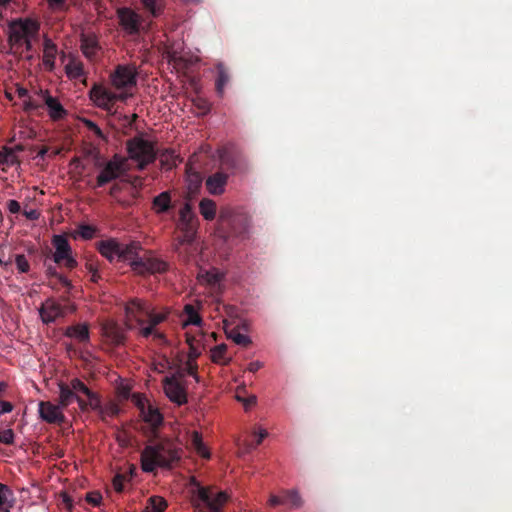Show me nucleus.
<instances>
[{
	"mask_svg": "<svg viewBox=\"0 0 512 512\" xmlns=\"http://www.w3.org/2000/svg\"><path fill=\"white\" fill-rule=\"evenodd\" d=\"M251 218L242 209L221 207L217 219L216 234L225 243H240L250 237Z\"/></svg>",
	"mask_w": 512,
	"mask_h": 512,
	"instance_id": "f257e3e1",
	"label": "nucleus"
},
{
	"mask_svg": "<svg viewBox=\"0 0 512 512\" xmlns=\"http://www.w3.org/2000/svg\"><path fill=\"white\" fill-rule=\"evenodd\" d=\"M179 444L165 439L156 444L148 445L141 453V467L144 472H154L156 468L171 469L182 456Z\"/></svg>",
	"mask_w": 512,
	"mask_h": 512,
	"instance_id": "f03ea898",
	"label": "nucleus"
},
{
	"mask_svg": "<svg viewBox=\"0 0 512 512\" xmlns=\"http://www.w3.org/2000/svg\"><path fill=\"white\" fill-rule=\"evenodd\" d=\"M189 491L191 493L192 504L199 508L204 506L210 512H221V508L228 500L225 492H216L212 487L202 486L195 477L189 481Z\"/></svg>",
	"mask_w": 512,
	"mask_h": 512,
	"instance_id": "7ed1b4c3",
	"label": "nucleus"
},
{
	"mask_svg": "<svg viewBox=\"0 0 512 512\" xmlns=\"http://www.w3.org/2000/svg\"><path fill=\"white\" fill-rule=\"evenodd\" d=\"M176 226L180 234L175 237L174 250L178 252L181 246L194 242L199 226V219L190 203L186 202L180 208Z\"/></svg>",
	"mask_w": 512,
	"mask_h": 512,
	"instance_id": "20e7f679",
	"label": "nucleus"
},
{
	"mask_svg": "<svg viewBox=\"0 0 512 512\" xmlns=\"http://www.w3.org/2000/svg\"><path fill=\"white\" fill-rule=\"evenodd\" d=\"M40 29L38 21L31 18H19L9 24L8 42L11 49L18 50L26 38H36Z\"/></svg>",
	"mask_w": 512,
	"mask_h": 512,
	"instance_id": "39448f33",
	"label": "nucleus"
},
{
	"mask_svg": "<svg viewBox=\"0 0 512 512\" xmlns=\"http://www.w3.org/2000/svg\"><path fill=\"white\" fill-rule=\"evenodd\" d=\"M129 158L138 163L139 170H144L147 165L156 159V151L152 142L141 137L129 139L126 143Z\"/></svg>",
	"mask_w": 512,
	"mask_h": 512,
	"instance_id": "423d86ee",
	"label": "nucleus"
},
{
	"mask_svg": "<svg viewBox=\"0 0 512 512\" xmlns=\"http://www.w3.org/2000/svg\"><path fill=\"white\" fill-rule=\"evenodd\" d=\"M89 96L97 107L108 113H114L116 102H126L131 94L126 91L115 93L101 85L95 84L89 91Z\"/></svg>",
	"mask_w": 512,
	"mask_h": 512,
	"instance_id": "0eeeda50",
	"label": "nucleus"
},
{
	"mask_svg": "<svg viewBox=\"0 0 512 512\" xmlns=\"http://www.w3.org/2000/svg\"><path fill=\"white\" fill-rule=\"evenodd\" d=\"M128 171L129 166L127 163V158L115 154L109 161L104 163L100 173L96 178L95 187H103L111 181L127 174Z\"/></svg>",
	"mask_w": 512,
	"mask_h": 512,
	"instance_id": "6e6552de",
	"label": "nucleus"
},
{
	"mask_svg": "<svg viewBox=\"0 0 512 512\" xmlns=\"http://www.w3.org/2000/svg\"><path fill=\"white\" fill-rule=\"evenodd\" d=\"M116 392L120 401L130 400L138 408L139 416H162L145 396L137 393L131 394L129 386L121 384L117 387Z\"/></svg>",
	"mask_w": 512,
	"mask_h": 512,
	"instance_id": "1a4fd4ad",
	"label": "nucleus"
},
{
	"mask_svg": "<svg viewBox=\"0 0 512 512\" xmlns=\"http://www.w3.org/2000/svg\"><path fill=\"white\" fill-rule=\"evenodd\" d=\"M184 374L179 372L163 379V389L169 400L177 405L187 402V391L183 382Z\"/></svg>",
	"mask_w": 512,
	"mask_h": 512,
	"instance_id": "9d476101",
	"label": "nucleus"
},
{
	"mask_svg": "<svg viewBox=\"0 0 512 512\" xmlns=\"http://www.w3.org/2000/svg\"><path fill=\"white\" fill-rule=\"evenodd\" d=\"M131 268L139 275L162 274L168 270L169 265L163 259L154 256L152 252H146L140 260L131 263Z\"/></svg>",
	"mask_w": 512,
	"mask_h": 512,
	"instance_id": "9b49d317",
	"label": "nucleus"
},
{
	"mask_svg": "<svg viewBox=\"0 0 512 512\" xmlns=\"http://www.w3.org/2000/svg\"><path fill=\"white\" fill-rule=\"evenodd\" d=\"M70 386L76 392L77 403L83 412L100 408L99 397L80 379L71 380Z\"/></svg>",
	"mask_w": 512,
	"mask_h": 512,
	"instance_id": "f8f14e48",
	"label": "nucleus"
},
{
	"mask_svg": "<svg viewBox=\"0 0 512 512\" xmlns=\"http://www.w3.org/2000/svg\"><path fill=\"white\" fill-rule=\"evenodd\" d=\"M52 245L55 248L53 260L56 264L63 265L69 270L77 267L78 263L72 255L71 246L65 236L54 235Z\"/></svg>",
	"mask_w": 512,
	"mask_h": 512,
	"instance_id": "ddd939ff",
	"label": "nucleus"
},
{
	"mask_svg": "<svg viewBox=\"0 0 512 512\" xmlns=\"http://www.w3.org/2000/svg\"><path fill=\"white\" fill-rule=\"evenodd\" d=\"M138 71L134 65H118L110 75L112 85L123 90L134 87L137 83Z\"/></svg>",
	"mask_w": 512,
	"mask_h": 512,
	"instance_id": "4468645a",
	"label": "nucleus"
},
{
	"mask_svg": "<svg viewBox=\"0 0 512 512\" xmlns=\"http://www.w3.org/2000/svg\"><path fill=\"white\" fill-rule=\"evenodd\" d=\"M118 22L122 30L128 35H137L140 32L142 18L129 7H120L116 11Z\"/></svg>",
	"mask_w": 512,
	"mask_h": 512,
	"instance_id": "2eb2a0df",
	"label": "nucleus"
},
{
	"mask_svg": "<svg viewBox=\"0 0 512 512\" xmlns=\"http://www.w3.org/2000/svg\"><path fill=\"white\" fill-rule=\"evenodd\" d=\"M270 506L287 505L290 508H300L303 504L302 498L295 490H285L281 495H271Z\"/></svg>",
	"mask_w": 512,
	"mask_h": 512,
	"instance_id": "dca6fc26",
	"label": "nucleus"
},
{
	"mask_svg": "<svg viewBox=\"0 0 512 512\" xmlns=\"http://www.w3.org/2000/svg\"><path fill=\"white\" fill-rule=\"evenodd\" d=\"M229 175L223 171H217L207 177L205 186L209 194L218 196L225 192Z\"/></svg>",
	"mask_w": 512,
	"mask_h": 512,
	"instance_id": "f3484780",
	"label": "nucleus"
},
{
	"mask_svg": "<svg viewBox=\"0 0 512 512\" xmlns=\"http://www.w3.org/2000/svg\"><path fill=\"white\" fill-rule=\"evenodd\" d=\"M42 321L46 324H50L56 321V319L65 316V309L59 303L53 300H47L39 310Z\"/></svg>",
	"mask_w": 512,
	"mask_h": 512,
	"instance_id": "a211bd4d",
	"label": "nucleus"
},
{
	"mask_svg": "<svg viewBox=\"0 0 512 512\" xmlns=\"http://www.w3.org/2000/svg\"><path fill=\"white\" fill-rule=\"evenodd\" d=\"M163 420L164 418H138L135 427L146 437L153 439L158 437Z\"/></svg>",
	"mask_w": 512,
	"mask_h": 512,
	"instance_id": "6ab92c4d",
	"label": "nucleus"
},
{
	"mask_svg": "<svg viewBox=\"0 0 512 512\" xmlns=\"http://www.w3.org/2000/svg\"><path fill=\"white\" fill-rule=\"evenodd\" d=\"M145 303L137 298L131 299L125 306V313L128 320H135L138 325H144L145 311H148Z\"/></svg>",
	"mask_w": 512,
	"mask_h": 512,
	"instance_id": "aec40b11",
	"label": "nucleus"
},
{
	"mask_svg": "<svg viewBox=\"0 0 512 512\" xmlns=\"http://www.w3.org/2000/svg\"><path fill=\"white\" fill-rule=\"evenodd\" d=\"M80 49L87 59L93 60L100 49L96 34L82 33L80 35Z\"/></svg>",
	"mask_w": 512,
	"mask_h": 512,
	"instance_id": "412c9836",
	"label": "nucleus"
},
{
	"mask_svg": "<svg viewBox=\"0 0 512 512\" xmlns=\"http://www.w3.org/2000/svg\"><path fill=\"white\" fill-rule=\"evenodd\" d=\"M98 251L110 262L119 261L120 242L115 239L102 240L98 243Z\"/></svg>",
	"mask_w": 512,
	"mask_h": 512,
	"instance_id": "4be33fe9",
	"label": "nucleus"
},
{
	"mask_svg": "<svg viewBox=\"0 0 512 512\" xmlns=\"http://www.w3.org/2000/svg\"><path fill=\"white\" fill-rule=\"evenodd\" d=\"M142 246L139 242L132 241L128 244L120 243L119 261H129V264L140 260L139 252Z\"/></svg>",
	"mask_w": 512,
	"mask_h": 512,
	"instance_id": "5701e85b",
	"label": "nucleus"
},
{
	"mask_svg": "<svg viewBox=\"0 0 512 512\" xmlns=\"http://www.w3.org/2000/svg\"><path fill=\"white\" fill-rule=\"evenodd\" d=\"M44 103L47 106L48 114L54 121L63 119L67 115V110L59 102V100L51 96L48 92L44 95Z\"/></svg>",
	"mask_w": 512,
	"mask_h": 512,
	"instance_id": "b1692460",
	"label": "nucleus"
},
{
	"mask_svg": "<svg viewBox=\"0 0 512 512\" xmlns=\"http://www.w3.org/2000/svg\"><path fill=\"white\" fill-rule=\"evenodd\" d=\"M104 336L114 345L123 344L125 341V333L121 326L115 322L105 323L102 327Z\"/></svg>",
	"mask_w": 512,
	"mask_h": 512,
	"instance_id": "393cba45",
	"label": "nucleus"
},
{
	"mask_svg": "<svg viewBox=\"0 0 512 512\" xmlns=\"http://www.w3.org/2000/svg\"><path fill=\"white\" fill-rule=\"evenodd\" d=\"M220 163L223 168L230 170L232 173L242 172L246 168L244 161L240 157L228 152L220 154Z\"/></svg>",
	"mask_w": 512,
	"mask_h": 512,
	"instance_id": "a878e982",
	"label": "nucleus"
},
{
	"mask_svg": "<svg viewBox=\"0 0 512 512\" xmlns=\"http://www.w3.org/2000/svg\"><path fill=\"white\" fill-rule=\"evenodd\" d=\"M56 55V44L51 39L45 38L43 43V64L47 70L52 71L54 69Z\"/></svg>",
	"mask_w": 512,
	"mask_h": 512,
	"instance_id": "bb28decb",
	"label": "nucleus"
},
{
	"mask_svg": "<svg viewBox=\"0 0 512 512\" xmlns=\"http://www.w3.org/2000/svg\"><path fill=\"white\" fill-rule=\"evenodd\" d=\"M171 208L172 201L169 191L161 192L152 200V210L158 215L167 213Z\"/></svg>",
	"mask_w": 512,
	"mask_h": 512,
	"instance_id": "cd10ccee",
	"label": "nucleus"
},
{
	"mask_svg": "<svg viewBox=\"0 0 512 512\" xmlns=\"http://www.w3.org/2000/svg\"><path fill=\"white\" fill-rule=\"evenodd\" d=\"M65 335L77 339L80 343H87L90 338L89 327L86 324L69 326L66 329Z\"/></svg>",
	"mask_w": 512,
	"mask_h": 512,
	"instance_id": "c85d7f7f",
	"label": "nucleus"
},
{
	"mask_svg": "<svg viewBox=\"0 0 512 512\" xmlns=\"http://www.w3.org/2000/svg\"><path fill=\"white\" fill-rule=\"evenodd\" d=\"M216 70H217V78H216V83H215L216 91H217V94L220 97H222L224 94V89L230 81V75H229L228 69L226 68V66L223 63L217 64Z\"/></svg>",
	"mask_w": 512,
	"mask_h": 512,
	"instance_id": "c756f323",
	"label": "nucleus"
},
{
	"mask_svg": "<svg viewBox=\"0 0 512 512\" xmlns=\"http://www.w3.org/2000/svg\"><path fill=\"white\" fill-rule=\"evenodd\" d=\"M199 212L205 220H214L217 212L216 202L209 198H203L199 202Z\"/></svg>",
	"mask_w": 512,
	"mask_h": 512,
	"instance_id": "7c9ffc66",
	"label": "nucleus"
},
{
	"mask_svg": "<svg viewBox=\"0 0 512 512\" xmlns=\"http://www.w3.org/2000/svg\"><path fill=\"white\" fill-rule=\"evenodd\" d=\"M190 443H191V446L194 448V450L196 451V453L199 456H201L202 458H205V459H210L211 453L208 450V448L205 446V444L203 443L202 435L199 432H197V431L192 432L191 437H190Z\"/></svg>",
	"mask_w": 512,
	"mask_h": 512,
	"instance_id": "2f4dec72",
	"label": "nucleus"
},
{
	"mask_svg": "<svg viewBox=\"0 0 512 512\" xmlns=\"http://www.w3.org/2000/svg\"><path fill=\"white\" fill-rule=\"evenodd\" d=\"M65 73L70 79H79L85 75L84 65L81 61L71 57L70 61L65 66Z\"/></svg>",
	"mask_w": 512,
	"mask_h": 512,
	"instance_id": "473e14b6",
	"label": "nucleus"
},
{
	"mask_svg": "<svg viewBox=\"0 0 512 512\" xmlns=\"http://www.w3.org/2000/svg\"><path fill=\"white\" fill-rule=\"evenodd\" d=\"M253 435L256 437L255 443L248 442L246 440L243 441V443H241L240 437H236L235 438L236 445L243 446L244 449L247 452H249V451L255 449L258 445H260L262 443L263 439L268 436V431L266 429L259 428L258 431L253 432Z\"/></svg>",
	"mask_w": 512,
	"mask_h": 512,
	"instance_id": "72a5a7b5",
	"label": "nucleus"
},
{
	"mask_svg": "<svg viewBox=\"0 0 512 512\" xmlns=\"http://www.w3.org/2000/svg\"><path fill=\"white\" fill-rule=\"evenodd\" d=\"M59 400L63 406H68L74 401L77 402L76 392L73 391L70 385L62 383L59 385Z\"/></svg>",
	"mask_w": 512,
	"mask_h": 512,
	"instance_id": "f704fd0d",
	"label": "nucleus"
},
{
	"mask_svg": "<svg viewBox=\"0 0 512 512\" xmlns=\"http://www.w3.org/2000/svg\"><path fill=\"white\" fill-rule=\"evenodd\" d=\"M227 345L220 344L211 349V360L216 364L227 365L230 359L226 358Z\"/></svg>",
	"mask_w": 512,
	"mask_h": 512,
	"instance_id": "c9c22d12",
	"label": "nucleus"
},
{
	"mask_svg": "<svg viewBox=\"0 0 512 512\" xmlns=\"http://www.w3.org/2000/svg\"><path fill=\"white\" fill-rule=\"evenodd\" d=\"M167 507V502L160 496H152L148 499L143 512H163Z\"/></svg>",
	"mask_w": 512,
	"mask_h": 512,
	"instance_id": "e433bc0d",
	"label": "nucleus"
},
{
	"mask_svg": "<svg viewBox=\"0 0 512 512\" xmlns=\"http://www.w3.org/2000/svg\"><path fill=\"white\" fill-rule=\"evenodd\" d=\"M168 313H169L168 311L156 313V312L148 309V311H145V317H147L148 324L156 329V327L160 323H162L166 320Z\"/></svg>",
	"mask_w": 512,
	"mask_h": 512,
	"instance_id": "4c0bfd02",
	"label": "nucleus"
},
{
	"mask_svg": "<svg viewBox=\"0 0 512 512\" xmlns=\"http://www.w3.org/2000/svg\"><path fill=\"white\" fill-rule=\"evenodd\" d=\"M193 106L198 110L199 116H205L207 115L211 110V104L210 102L201 97L197 96L192 100Z\"/></svg>",
	"mask_w": 512,
	"mask_h": 512,
	"instance_id": "58836bf2",
	"label": "nucleus"
},
{
	"mask_svg": "<svg viewBox=\"0 0 512 512\" xmlns=\"http://www.w3.org/2000/svg\"><path fill=\"white\" fill-rule=\"evenodd\" d=\"M184 312L187 315V323L199 326L202 322L200 315L193 305L187 304L184 307Z\"/></svg>",
	"mask_w": 512,
	"mask_h": 512,
	"instance_id": "ea45409f",
	"label": "nucleus"
},
{
	"mask_svg": "<svg viewBox=\"0 0 512 512\" xmlns=\"http://www.w3.org/2000/svg\"><path fill=\"white\" fill-rule=\"evenodd\" d=\"M75 233L83 239L89 240L95 236L96 228L92 225L81 224L77 227Z\"/></svg>",
	"mask_w": 512,
	"mask_h": 512,
	"instance_id": "a19ab883",
	"label": "nucleus"
},
{
	"mask_svg": "<svg viewBox=\"0 0 512 512\" xmlns=\"http://www.w3.org/2000/svg\"><path fill=\"white\" fill-rule=\"evenodd\" d=\"M142 2L153 16H158L161 13L163 0H142Z\"/></svg>",
	"mask_w": 512,
	"mask_h": 512,
	"instance_id": "79ce46f5",
	"label": "nucleus"
},
{
	"mask_svg": "<svg viewBox=\"0 0 512 512\" xmlns=\"http://www.w3.org/2000/svg\"><path fill=\"white\" fill-rule=\"evenodd\" d=\"M46 272L48 276L56 278L67 291L72 287L71 282L65 276L59 274L55 267L49 266Z\"/></svg>",
	"mask_w": 512,
	"mask_h": 512,
	"instance_id": "37998d69",
	"label": "nucleus"
},
{
	"mask_svg": "<svg viewBox=\"0 0 512 512\" xmlns=\"http://www.w3.org/2000/svg\"><path fill=\"white\" fill-rule=\"evenodd\" d=\"M82 123L89 131L93 132L99 139H102V140L106 139L101 128L92 120L83 118Z\"/></svg>",
	"mask_w": 512,
	"mask_h": 512,
	"instance_id": "c03bdc74",
	"label": "nucleus"
},
{
	"mask_svg": "<svg viewBox=\"0 0 512 512\" xmlns=\"http://www.w3.org/2000/svg\"><path fill=\"white\" fill-rule=\"evenodd\" d=\"M229 338H231L236 344L247 347L251 344V339L244 334H241L238 331H231L229 333Z\"/></svg>",
	"mask_w": 512,
	"mask_h": 512,
	"instance_id": "a18cd8bd",
	"label": "nucleus"
},
{
	"mask_svg": "<svg viewBox=\"0 0 512 512\" xmlns=\"http://www.w3.org/2000/svg\"><path fill=\"white\" fill-rule=\"evenodd\" d=\"M15 264L20 273H27L30 270V264L23 254H17L15 256Z\"/></svg>",
	"mask_w": 512,
	"mask_h": 512,
	"instance_id": "49530a36",
	"label": "nucleus"
},
{
	"mask_svg": "<svg viewBox=\"0 0 512 512\" xmlns=\"http://www.w3.org/2000/svg\"><path fill=\"white\" fill-rule=\"evenodd\" d=\"M9 489L6 485L0 483V510L8 512V508L11 505H8L7 494L9 493Z\"/></svg>",
	"mask_w": 512,
	"mask_h": 512,
	"instance_id": "de8ad7c7",
	"label": "nucleus"
},
{
	"mask_svg": "<svg viewBox=\"0 0 512 512\" xmlns=\"http://www.w3.org/2000/svg\"><path fill=\"white\" fill-rule=\"evenodd\" d=\"M185 371L188 375L193 376L196 381H199L197 371H198V364L194 360L187 359L185 363Z\"/></svg>",
	"mask_w": 512,
	"mask_h": 512,
	"instance_id": "09e8293b",
	"label": "nucleus"
},
{
	"mask_svg": "<svg viewBox=\"0 0 512 512\" xmlns=\"http://www.w3.org/2000/svg\"><path fill=\"white\" fill-rule=\"evenodd\" d=\"M85 499L89 504L97 507L101 504L102 495L98 491H92V492L87 493Z\"/></svg>",
	"mask_w": 512,
	"mask_h": 512,
	"instance_id": "8fccbe9b",
	"label": "nucleus"
},
{
	"mask_svg": "<svg viewBox=\"0 0 512 512\" xmlns=\"http://www.w3.org/2000/svg\"><path fill=\"white\" fill-rule=\"evenodd\" d=\"M187 343L189 345L188 359L196 361L201 355V351L194 345V339L188 338Z\"/></svg>",
	"mask_w": 512,
	"mask_h": 512,
	"instance_id": "3c124183",
	"label": "nucleus"
},
{
	"mask_svg": "<svg viewBox=\"0 0 512 512\" xmlns=\"http://www.w3.org/2000/svg\"><path fill=\"white\" fill-rule=\"evenodd\" d=\"M124 481H125V476L122 474H116L113 477L112 486L116 492L121 493L123 491Z\"/></svg>",
	"mask_w": 512,
	"mask_h": 512,
	"instance_id": "603ef678",
	"label": "nucleus"
},
{
	"mask_svg": "<svg viewBox=\"0 0 512 512\" xmlns=\"http://www.w3.org/2000/svg\"><path fill=\"white\" fill-rule=\"evenodd\" d=\"M14 432L12 429H6L0 432V443L10 445L13 443Z\"/></svg>",
	"mask_w": 512,
	"mask_h": 512,
	"instance_id": "864d4df0",
	"label": "nucleus"
},
{
	"mask_svg": "<svg viewBox=\"0 0 512 512\" xmlns=\"http://www.w3.org/2000/svg\"><path fill=\"white\" fill-rule=\"evenodd\" d=\"M15 155L11 151H0V165L1 164H12L14 162Z\"/></svg>",
	"mask_w": 512,
	"mask_h": 512,
	"instance_id": "5fc2aeb1",
	"label": "nucleus"
},
{
	"mask_svg": "<svg viewBox=\"0 0 512 512\" xmlns=\"http://www.w3.org/2000/svg\"><path fill=\"white\" fill-rule=\"evenodd\" d=\"M140 326V329H139V334L144 337V338H148L150 336H153L154 335V332H155V328L152 327L151 325H147V326H143V325H139Z\"/></svg>",
	"mask_w": 512,
	"mask_h": 512,
	"instance_id": "6e6d98bb",
	"label": "nucleus"
},
{
	"mask_svg": "<svg viewBox=\"0 0 512 512\" xmlns=\"http://www.w3.org/2000/svg\"><path fill=\"white\" fill-rule=\"evenodd\" d=\"M7 208L10 213L16 214L20 211V204L16 200H9L7 203Z\"/></svg>",
	"mask_w": 512,
	"mask_h": 512,
	"instance_id": "4d7b16f0",
	"label": "nucleus"
},
{
	"mask_svg": "<svg viewBox=\"0 0 512 512\" xmlns=\"http://www.w3.org/2000/svg\"><path fill=\"white\" fill-rule=\"evenodd\" d=\"M13 409V405L8 401L0 400V414L10 413Z\"/></svg>",
	"mask_w": 512,
	"mask_h": 512,
	"instance_id": "13d9d810",
	"label": "nucleus"
},
{
	"mask_svg": "<svg viewBox=\"0 0 512 512\" xmlns=\"http://www.w3.org/2000/svg\"><path fill=\"white\" fill-rule=\"evenodd\" d=\"M66 0H47V3L50 8L59 9L62 8L65 4Z\"/></svg>",
	"mask_w": 512,
	"mask_h": 512,
	"instance_id": "bf43d9fd",
	"label": "nucleus"
},
{
	"mask_svg": "<svg viewBox=\"0 0 512 512\" xmlns=\"http://www.w3.org/2000/svg\"><path fill=\"white\" fill-rule=\"evenodd\" d=\"M39 107L40 106L38 104H36L34 101H32L31 99H29V100L24 102V110L26 112H29V111H32V110H36Z\"/></svg>",
	"mask_w": 512,
	"mask_h": 512,
	"instance_id": "052dcab7",
	"label": "nucleus"
},
{
	"mask_svg": "<svg viewBox=\"0 0 512 512\" xmlns=\"http://www.w3.org/2000/svg\"><path fill=\"white\" fill-rule=\"evenodd\" d=\"M153 339L162 344L167 343V339H166V336L164 335V333L158 331L157 329H155Z\"/></svg>",
	"mask_w": 512,
	"mask_h": 512,
	"instance_id": "680f3d73",
	"label": "nucleus"
},
{
	"mask_svg": "<svg viewBox=\"0 0 512 512\" xmlns=\"http://www.w3.org/2000/svg\"><path fill=\"white\" fill-rule=\"evenodd\" d=\"M23 214H24V216H25L27 219H29V220H36V219H38V217H39V213H38L36 210H34V209L29 210V211H26V210H25V211L23 212Z\"/></svg>",
	"mask_w": 512,
	"mask_h": 512,
	"instance_id": "e2e57ef3",
	"label": "nucleus"
},
{
	"mask_svg": "<svg viewBox=\"0 0 512 512\" xmlns=\"http://www.w3.org/2000/svg\"><path fill=\"white\" fill-rule=\"evenodd\" d=\"M262 367V363L259 361L251 362L248 366V370L252 373L257 372Z\"/></svg>",
	"mask_w": 512,
	"mask_h": 512,
	"instance_id": "0e129e2a",
	"label": "nucleus"
},
{
	"mask_svg": "<svg viewBox=\"0 0 512 512\" xmlns=\"http://www.w3.org/2000/svg\"><path fill=\"white\" fill-rule=\"evenodd\" d=\"M33 39H34V38H26V39H24V40H23L22 46H24V47H25V50H26V51H31V50H32V48H33V46H32V40H33Z\"/></svg>",
	"mask_w": 512,
	"mask_h": 512,
	"instance_id": "69168bd1",
	"label": "nucleus"
},
{
	"mask_svg": "<svg viewBox=\"0 0 512 512\" xmlns=\"http://www.w3.org/2000/svg\"><path fill=\"white\" fill-rule=\"evenodd\" d=\"M17 93L20 98H25L28 96V90L23 87H19L17 89Z\"/></svg>",
	"mask_w": 512,
	"mask_h": 512,
	"instance_id": "338daca9",
	"label": "nucleus"
},
{
	"mask_svg": "<svg viewBox=\"0 0 512 512\" xmlns=\"http://www.w3.org/2000/svg\"><path fill=\"white\" fill-rule=\"evenodd\" d=\"M48 150L49 149L47 146L41 147L37 153V156L43 159L46 156V154L48 153Z\"/></svg>",
	"mask_w": 512,
	"mask_h": 512,
	"instance_id": "774afa93",
	"label": "nucleus"
}]
</instances>
